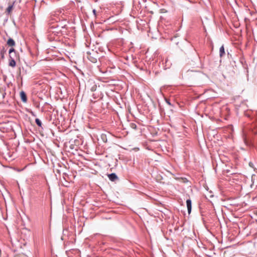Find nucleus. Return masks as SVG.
I'll return each mask as SVG.
<instances>
[{"label":"nucleus","instance_id":"1","mask_svg":"<svg viewBox=\"0 0 257 257\" xmlns=\"http://www.w3.org/2000/svg\"><path fill=\"white\" fill-rule=\"evenodd\" d=\"M20 97L22 101L24 102H26L27 101V97L25 92L23 91L20 92Z\"/></svg>","mask_w":257,"mask_h":257},{"label":"nucleus","instance_id":"2","mask_svg":"<svg viewBox=\"0 0 257 257\" xmlns=\"http://www.w3.org/2000/svg\"><path fill=\"white\" fill-rule=\"evenodd\" d=\"M186 205H187L188 212L189 214H190L191 211V200L190 199L187 200Z\"/></svg>","mask_w":257,"mask_h":257},{"label":"nucleus","instance_id":"3","mask_svg":"<svg viewBox=\"0 0 257 257\" xmlns=\"http://www.w3.org/2000/svg\"><path fill=\"white\" fill-rule=\"evenodd\" d=\"M7 45L9 46H15L16 45V43H15V42L14 41V40L12 39V38H9L7 41Z\"/></svg>","mask_w":257,"mask_h":257},{"label":"nucleus","instance_id":"4","mask_svg":"<svg viewBox=\"0 0 257 257\" xmlns=\"http://www.w3.org/2000/svg\"><path fill=\"white\" fill-rule=\"evenodd\" d=\"M108 178L110 180L112 181H115L116 179H117V177L116 175L114 173H111L108 175Z\"/></svg>","mask_w":257,"mask_h":257},{"label":"nucleus","instance_id":"5","mask_svg":"<svg viewBox=\"0 0 257 257\" xmlns=\"http://www.w3.org/2000/svg\"><path fill=\"white\" fill-rule=\"evenodd\" d=\"M11 58V60L9 62V65L10 66H12L13 67H15L16 66V62L14 60V58H13L12 57V58Z\"/></svg>","mask_w":257,"mask_h":257},{"label":"nucleus","instance_id":"6","mask_svg":"<svg viewBox=\"0 0 257 257\" xmlns=\"http://www.w3.org/2000/svg\"><path fill=\"white\" fill-rule=\"evenodd\" d=\"M14 4H15V2H14V3H13V4H12V5H10V6L7 8V10H6V12H7L8 14H10V13L12 12V10H13V7H14Z\"/></svg>","mask_w":257,"mask_h":257},{"label":"nucleus","instance_id":"7","mask_svg":"<svg viewBox=\"0 0 257 257\" xmlns=\"http://www.w3.org/2000/svg\"><path fill=\"white\" fill-rule=\"evenodd\" d=\"M219 53H220V56L221 57H222L224 54H225V51H224V47L223 46H222L220 48V49H219Z\"/></svg>","mask_w":257,"mask_h":257},{"label":"nucleus","instance_id":"8","mask_svg":"<svg viewBox=\"0 0 257 257\" xmlns=\"http://www.w3.org/2000/svg\"><path fill=\"white\" fill-rule=\"evenodd\" d=\"M14 53L15 55H16V51L15 50L12 48L9 50V54H10V57L12 58V53Z\"/></svg>","mask_w":257,"mask_h":257},{"label":"nucleus","instance_id":"9","mask_svg":"<svg viewBox=\"0 0 257 257\" xmlns=\"http://www.w3.org/2000/svg\"><path fill=\"white\" fill-rule=\"evenodd\" d=\"M35 122H36V124L39 126H42V122H41V120L39 118H36L35 119Z\"/></svg>","mask_w":257,"mask_h":257},{"label":"nucleus","instance_id":"10","mask_svg":"<svg viewBox=\"0 0 257 257\" xmlns=\"http://www.w3.org/2000/svg\"><path fill=\"white\" fill-rule=\"evenodd\" d=\"M252 131L254 134L257 135V125L254 127Z\"/></svg>","mask_w":257,"mask_h":257},{"label":"nucleus","instance_id":"11","mask_svg":"<svg viewBox=\"0 0 257 257\" xmlns=\"http://www.w3.org/2000/svg\"><path fill=\"white\" fill-rule=\"evenodd\" d=\"M15 257H27V256L26 255H25V254H19V255H16Z\"/></svg>","mask_w":257,"mask_h":257},{"label":"nucleus","instance_id":"12","mask_svg":"<svg viewBox=\"0 0 257 257\" xmlns=\"http://www.w3.org/2000/svg\"><path fill=\"white\" fill-rule=\"evenodd\" d=\"M93 14L94 15V16H96V10H94H94H93Z\"/></svg>","mask_w":257,"mask_h":257},{"label":"nucleus","instance_id":"13","mask_svg":"<svg viewBox=\"0 0 257 257\" xmlns=\"http://www.w3.org/2000/svg\"><path fill=\"white\" fill-rule=\"evenodd\" d=\"M132 125L134 126V128H136L137 126H136V124H133Z\"/></svg>","mask_w":257,"mask_h":257},{"label":"nucleus","instance_id":"14","mask_svg":"<svg viewBox=\"0 0 257 257\" xmlns=\"http://www.w3.org/2000/svg\"><path fill=\"white\" fill-rule=\"evenodd\" d=\"M12 57H13V58H14V56H16V55H15L14 53L13 54V53H12Z\"/></svg>","mask_w":257,"mask_h":257},{"label":"nucleus","instance_id":"15","mask_svg":"<svg viewBox=\"0 0 257 257\" xmlns=\"http://www.w3.org/2000/svg\"><path fill=\"white\" fill-rule=\"evenodd\" d=\"M167 102L169 104H171L169 102V101H167Z\"/></svg>","mask_w":257,"mask_h":257}]
</instances>
